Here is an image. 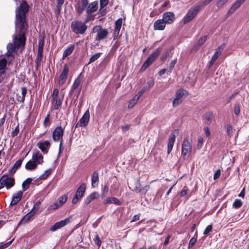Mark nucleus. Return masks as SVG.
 <instances>
[{"mask_svg":"<svg viewBox=\"0 0 249 249\" xmlns=\"http://www.w3.org/2000/svg\"><path fill=\"white\" fill-rule=\"evenodd\" d=\"M69 219L67 218L65 220H62L57 222L55 223L53 226L51 227L50 230L51 231H55L58 229H59L66 226L69 222Z\"/></svg>","mask_w":249,"mask_h":249,"instance_id":"f8f14e48","label":"nucleus"},{"mask_svg":"<svg viewBox=\"0 0 249 249\" xmlns=\"http://www.w3.org/2000/svg\"><path fill=\"white\" fill-rule=\"evenodd\" d=\"M68 195H64L63 196H60L57 201L59 203V205L62 206L67 200Z\"/></svg>","mask_w":249,"mask_h":249,"instance_id":"58836bf2","label":"nucleus"},{"mask_svg":"<svg viewBox=\"0 0 249 249\" xmlns=\"http://www.w3.org/2000/svg\"><path fill=\"white\" fill-rule=\"evenodd\" d=\"M89 5L88 0H81L78 1L75 6V10L77 13L80 15L87 9Z\"/></svg>","mask_w":249,"mask_h":249,"instance_id":"9b49d317","label":"nucleus"},{"mask_svg":"<svg viewBox=\"0 0 249 249\" xmlns=\"http://www.w3.org/2000/svg\"><path fill=\"white\" fill-rule=\"evenodd\" d=\"M245 1V0H236L229 10L228 15H230L232 14Z\"/></svg>","mask_w":249,"mask_h":249,"instance_id":"a211bd4d","label":"nucleus"},{"mask_svg":"<svg viewBox=\"0 0 249 249\" xmlns=\"http://www.w3.org/2000/svg\"><path fill=\"white\" fill-rule=\"evenodd\" d=\"M50 123V115L48 114L45 118L43 122V124L45 126H47Z\"/></svg>","mask_w":249,"mask_h":249,"instance_id":"bf43d9fd","label":"nucleus"},{"mask_svg":"<svg viewBox=\"0 0 249 249\" xmlns=\"http://www.w3.org/2000/svg\"><path fill=\"white\" fill-rule=\"evenodd\" d=\"M161 51V48L158 47L146 59L140 70V72H143L149 67L158 58Z\"/></svg>","mask_w":249,"mask_h":249,"instance_id":"7ed1b4c3","label":"nucleus"},{"mask_svg":"<svg viewBox=\"0 0 249 249\" xmlns=\"http://www.w3.org/2000/svg\"><path fill=\"white\" fill-rule=\"evenodd\" d=\"M37 167L36 163L32 160L28 161L25 165V168L28 170H33Z\"/></svg>","mask_w":249,"mask_h":249,"instance_id":"2f4dec72","label":"nucleus"},{"mask_svg":"<svg viewBox=\"0 0 249 249\" xmlns=\"http://www.w3.org/2000/svg\"><path fill=\"white\" fill-rule=\"evenodd\" d=\"M63 96L62 97H57L56 99L54 100V105L53 106V109L54 110H58L59 108L61 107L62 100H63Z\"/></svg>","mask_w":249,"mask_h":249,"instance_id":"72a5a7b5","label":"nucleus"},{"mask_svg":"<svg viewBox=\"0 0 249 249\" xmlns=\"http://www.w3.org/2000/svg\"><path fill=\"white\" fill-rule=\"evenodd\" d=\"M59 93V90L57 89H54L53 90V93L51 96V102L52 103L54 102V100L56 99V98L59 97L58 96Z\"/></svg>","mask_w":249,"mask_h":249,"instance_id":"79ce46f5","label":"nucleus"},{"mask_svg":"<svg viewBox=\"0 0 249 249\" xmlns=\"http://www.w3.org/2000/svg\"><path fill=\"white\" fill-rule=\"evenodd\" d=\"M207 39V36L205 35L202 37H201L197 42L195 45V47H199L200 46L203 45L206 41Z\"/></svg>","mask_w":249,"mask_h":249,"instance_id":"f704fd0d","label":"nucleus"},{"mask_svg":"<svg viewBox=\"0 0 249 249\" xmlns=\"http://www.w3.org/2000/svg\"><path fill=\"white\" fill-rule=\"evenodd\" d=\"M89 110H87L79 120V122L76 124L75 127L86 126L89 124Z\"/></svg>","mask_w":249,"mask_h":249,"instance_id":"9d476101","label":"nucleus"},{"mask_svg":"<svg viewBox=\"0 0 249 249\" xmlns=\"http://www.w3.org/2000/svg\"><path fill=\"white\" fill-rule=\"evenodd\" d=\"M182 101L179 98L175 97L173 101V107H176L181 103Z\"/></svg>","mask_w":249,"mask_h":249,"instance_id":"5fc2aeb1","label":"nucleus"},{"mask_svg":"<svg viewBox=\"0 0 249 249\" xmlns=\"http://www.w3.org/2000/svg\"><path fill=\"white\" fill-rule=\"evenodd\" d=\"M166 23L163 19L157 20L154 23V29L155 30H163L165 27Z\"/></svg>","mask_w":249,"mask_h":249,"instance_id":"f3484780","label":"nucleus"},{"mask_svg":"<svg viewBox=\"0 0 249 249\" xmlns=\"http://www.w3.org/2000/svg\"><path fill=\"white\" fill-rule=\"evenodd\" d=\"M188 94L189 93L187 90L183 89H180L176 91L175 97L181 100V98L183 96H187Z\"/></svg>","mask_w":249,"mask_h":249,"instance_id":"cd10ccee","label":"nucleus"},{"mask_svg":"<svg viewBox=\"0 0 249 249\" xmlns=\"http://www.w3.org/2000/svg\"><path fill=\"white\" fill-rule=\"evenodd\" d=\"M89 20L88 18H86L85 22H82L78 19H75L72 21L71 24V29L72 32L77 35L84 34L88 28L86 23Z\"/></svg>","mask_w":249,"mask_h":249,"instance_id":"f03ea898","label":"nucleus"},{"mask_svg":"<svg viewBox=\"0 0 249 249\" xmlns=\"http://www.w3.org/2000/svg\"><path fill=\"white\" fill-rule=\"evenodd\" d=\"M196 240H197V236H196V237L195 236L192 237L189 241L188 247L189 248L192 247L196 243Z\"/></svg>","mask_w":249,"mask_h":249,"instance_id":"4d7b16f0","label":"nucleus"},{"mask_svg":"<svg viewBox=\"0 0 249 249\" xmlns=\"http://www.w3.org/2000/svg\"><path fill=\"white\" fill-rule=\"evenodd\" d=\"M23 158L18 160L14 165L8 170V173L11 176H13L17 170L21 166Z\"/></svg>","mask_w":249,"mask_h":249,"instance_id":"2eb2a0df","label":"nucleus"},{"mask_svg":"<svg viewBox=\"0 0 249 249\" xmlns=\"http://www.w3.org/2000/svg\"><path fill=\"white\" fill-rule=\"evenodd\" d=\"M243 205V202L240 199H236L232 204V207L234 208L238 209L240 208Z\"/></svg>","mask_w":249,"mask_h":249,"instance_id":"ea45409f","label":"nucleus"},{"mask_svg":"<svg viewBox=\"0 0 249 249\" xmlns=\"http://www.w3.org/2000/svg\"><path fill=\"white\" fill-rule=\"evenodd\" d=\"M43 157L39 152H37L32 156V160L36 163V165L43 162Z\"/></svg>","mask_w":249,"mask_h":249,"instance_id":"4be33fe9","label":"nucleus"},{"mask_svg":"<svg viewBox=\"0 0 249 249\" xmlns=\"http://www.w3.org/2000/svg\"><path fill=\"white\" fill-rule=\"evenodd\" d=\"M102 53H97L92 55L90 58L89 64L97 60L101 56Z\"/></svg>","mask_w":249,"mask_h":249,"instance_id":"4c0bfd02","label":"nucleus"},{"mask_svg":"<svg viewBox=\"0 0 249 249\" xmlns=\"http://www.w3.org/2000/svg\"><path fill=\"white\" fill-rule=\"evenodd\" d=\"M15 185V179L9 175L5 174L0 178V190L5 187L9 190Z\"/></svg>","mask_w":249,"mask_h":249,"instance_id":"20e7f679","label":"nucleus"},{"mask_svg":"<svg viewBox=\"0 0 249 249\" xmlns=\"http://www.w3.org/2000/svg\"><path fill=\"white\" fill-rule=\"evenodd\" d=\"M122 25V18H121L118 19L115 23L114 29L120 30Z\"/></svg>","mask_w":249,"mask_h":249,"instance_id":"a19ab883","label":"nucleus"},{"mask_svg":"<svg viewBox=\"0 0 249 249\" xmlns=\"http://www.w3.org/2000/svg\"><path fill=\"white\" fill-rule=\"evenodd\" d=\"M155 83L154 80L153 78H151L149 81L147 82V85H148L147 87H148V89L150 87H152L154 86Z\"/></svg>","mask_w":249,"mask_h":249,"instance_id":"774afa93","label":"nucleus"},{"mask_svg":"<svg viewBox=\"0 0 249 249\" xmlns=\"http://www.w3.org/2000/svg\"><path fill=\"white\" fill-rule=\"evenodd\" d=\"M228 0H218L216 2V6L220 7L223 6L225 3L227 2Z\"/></svg>","mask_w":249,"mask_h":249,"instance_id":"e2e57ef3","label":"nucleus"},{"mask_svg":"<svg viewBox=\"0 0 249 249\" xmlns=\"http://www.w3.org/2000/svg\"><path fill=\"white\" fill-rule=\"evenodd\" d=\"M56 8L54 10V13L56 15H59L61 12L65 0H56Z\"/></svg>","mask_w":249,"mask_h":249,"instance_id":"c85d7f7f","label":"nucleus"},{"mask_svg":"<svg viewBox=\"0 0 249 249\" xmlns=\"http://www.w3.org/2000/svg\"><path fill=\"white\" fill-rule=\"evenodd\" d=\"M212 229H213V226L212 225H209L207 226L203 232V234L204 235H207V234H209L210 232L212 231Z\"/></svg>","mask_w":249,"mask_h":249,"instance_id":"6e6d98bb","label":"nucleus"},{"mask_svg":"<svg viewBox=\"0 0 249 249\" xmlns=\"http://www.w3.org/2000/svg\"><path fill=\"white\" fill-rule=\"evenodd\" d=\"M200 10V6L196 5L190 9L183 18L184 24H186L191 21L197 14Z\"/></svg>","mask_w":249,"mask_h":249,"instance_id":"0eeeda50","label":"nucleus"},{"mask_svg":"<svg viewBox=\"0 0 249 249\" xmlns=\"http://www.w3.org/2000/svg\"><path fill=\"white\" fill-rule=\"evenodd\" d=\"M192 150V146L191 142L189 141L188 137L184 138L181 147V154L183 157L190 154Z\"/></svg>","mask_w":249,"mask_h":249,"instance_id":"6e6552de","label":"nucleus"},{"mask_svg":"<svg viewBox=\"0 0 249 249\" xmlns=\"http://www.w3.org/2000/svg\"><path fill=\"white\" fill-rule=\"evenodd\" d=\"M99 180L98 173L94 171L91 175V186L92 188H95L97 186Z\"/></svg>","mask_w":249,"mask_h":249,"instance_id":"b1692460","label":"nucleus"},{"mask_svg":"<svg viewBox=\"0 0 249 249\" xmlns=\"http://www.w3.org/2000/svg\"><path fill=\"white\" fill-rule=\"evenodd\" d=\"M7 64V61L5 59H2L0 60V70H3Z\"/></svg>","mask_w":249,"mask_h":249,"instance_id":"de8ad7c7","label":"nucleus"},{"mask_svg":"<svg viewBox=\"0 0 249 249\" xmlns=\"http://www.w3.org/2000/svg\"><path fill=\"white\" fill-rule=\"evenodd\" d=\"M86 190V185L82 183L77 188L76 194L72 198V203L73 204L78 203L84 196Z\"/></svg>","mask_w":249,"mask_h":249,"instance_id":"423d86ee","label":"nucleus"},{"mask_svg":"<svg viewBox=\"0 0 249 249\" xmlns=\"http://www.w3.org/2000/svg\"><path fill=\"white\" fill-rule=\"evenodd\" d=\"M34 215L35 214L31 212H29L20 220L18 225H20L21 223H26L29 222L33 219Z\"/></svg>","mask_w":249,"mask_h":249,"instance_id":"5701e85b","label":"nucleus"},{"mask_svg":"<svg viewBox=\"0 0 249 249\" xmlns=\"http://www.w3.org/2000/svg\"><path fill=\"white\" fill-rule=\"evenodd\" d=\"M139 99V97H136L135 96L131 101L129 102V104L128 105V107L129 108H132L137 103L138 100Z\"/></svg>","mask_w":249,"mask_h":249,"instance_id":"c03bdc74","label":"nucleus"},{"mask_svg":"<svg viewBox=\"0 0 249 249\" xmlns=\"http://www.w3.org/2000/svg\"><path fill=\"white\" fill-rule=\"evenodd\" d=\"M64 128L61 126H57L53 132V139L54 141H60L63 140Z\"/></svg>","mask_w":249,"mask_h":249,"instance_id":"1a4fd4ad","label":"nucleus"},{"mask_svg":"<svg viewBox=\"0 0 249 249\" xmlns=\"http://www.w3.org/2000/svg\"><path fill=\"white\" fill-rule=\"evenodd\" d=\"M32 178H27L26 179H25L22 183V188L23 190V191H26L30 187V185L31 183L32 182Z\"/></svg>","mask_w":249,"mask_h":249,"instance_id":"473e14b6","label":"nucleus"},{"mask_svg":"<svg viewBox=\"0 0 249 249\" xmlns=\"http://www.w3.org/2000/svg\"><path fill=\"white\" fill-rule=\"evenodd\" d=\"M52 172V169H49L47 170H46L44 174L41 175L39 176L38 178V179L40 180H45L51 174Z\"/></svg>","mask_w":249,"mask_h":249,"instance_id":"c9c22d12","label":"nucleus"},{"mask_svg":"<svg viewBox=\"0 0 249 249\" xmlns=\"http://www.w3.org/2000/svg\"><path fill=\"white\" fill-rule=\"evenodd\" d=\"M188 191H189V189H188V187L186 186H184L183 187L182 190H181V191L180 193V196L183 197V196H185L187 195Z\"/></svg>","mask_w":249,"mask_h":249,"instance_id":"3c124183","label":"nucleus"},{"mask_svg":"<svg viewBox=\"0 0 249 249\" xmlns=\"http://www.w3.org/2000/svg\"><path fill=\"white\" fill-rule=\"evenodd\" d=\"M14 239L6 243H1L0 244V249H4L9 247L13 242Z\"/></svg>","mask_w":249,"mask_h":249,"instance_id":"09e8293b","label":"nucleus"},{"mask_svg":"<svg viewBox=\"0 0 249 249\" xmlns=\"http://www.w3.org/2000/svg\"><path fill=\"white\" fill-rule=\"evenodd\" d=\"M120 31V30H116V29H114V31L113 34V37L114 40H115L118 38Z\"/></svg>","mask_w":249,"mask_h":249,"instance_id":"338daca9","label":"nucleus"},{"mask_svg":"<svg viewBox=\"0 0 249 249\" xmlns=\"http://www.w3.org/2000/svg\"><path fill=\"white\" fill-rule=\"evenodd\" d=\"M175 141V135L172 134L168 139L167 144V153L169 154L172 150Z\"/></svg>","mask_w":249,"mask_h":249,"instance_id":"393cba45","label":"nucleus"},{"mask_svg":"<svg viewBox=\"0 0 249 249\" xmlns=\"http://www.w3.org/2000/svg\"><path fill=\"white\" fill-rule=\"evenodd\" d=\"M74 49V45L73 44L70 45L68 47H67L63 52L62 59H64L70 55L73 51Z\"/></svg>","mask_w":249,"mask_h":249,"instance_id":"bb28decb","label":"nucleus"},{"mask_svg":"<svg viewBox=\"0 0 249 249\" xmlns=\"http://www.w3.org/2000/svg\"><path fill=\"white\" fill-rule=\"evenodd\" d=\"M204 140L203 138L201 137L198 138L197 144V148L198 149H200L203 144Z\"/></svg>","mask_w":249,"mask_h":249,"instance_id":"8fccbe9b","label":"nucleus"},{"mask_svg":"<svg viewBox=\"0 0 249 249\" xmlns=\"http://www.w3.org/2000/svg\"><path fill=\"white\" fill-rule=\"evenodd\" d=\"M131 127V124H126L124 125H123L121 126V129L123 132H125L126 131L128 130Z\"/></svg>","mask_w":249,"mask_h":249,"instance_id":"0e129e2a","label":"nucleus"},{"mask_svg":"<svg viewBox=\"0 0 249 249\" xmlns=\"http://www.w3.org/2000/svg\"><path fill=\"white\" fill-rule=\"evenodd\" d=\"M19 127L18 125L17 126V127L15 128V130H13L12 132L11 135L12 137H15L19 133Z\"/></svg>","mask_w":249,"mask_h":249,"instance_id":"69168bd1","label":"nucleus"},{"mask_svg":"<svg viewBox=\"0 0 249 249\" xmlns=\"http://www.w3.org/2000/svg\"><path fill=\"white\" fill-rule=\"evenodd\" d=\"M69 71V68L67 64H65L62 72L60 75L59 83L63 84L67 80L68 73Z\"/></svg>","mask_w":249,"mask_h":249,"instance_id":"4468645a","label":"nucleus"},{"mask_svg":"<svg viewBox=\"0 0 249 249\" xmlns=\"http://www.w3.org/2000/svg\"><path fill=\"white\" fill-rule=\"evenodd\" d=\"M81 75V74H80V75L75 79L73 85L71 87V92H73L75 89H76L80 85L82 79L80 77V76Z\"/></svg>","mask_w":249,"mask_h":249,"instance_id":"7c9ffc66","label":"nucleus"},{"mask_svg":"<svg viewBox=\"0 0 249 249\" xmlns=\"http://www.w3.org/2000/svg\"><path fill=\"white\" fill-rule=\"evenodd\" d=\"M213 117V113L212 112H209L206 113L205 114V118L206 120L208 122H210L212 121Z\"/></svg>","mask_w":249,"mask_h":249,"instance_id":"864d4df0","label":"nucleus"},{"mask_svg":"<svg viewBox=\"0 0 249 249\" xmlns=\"http://www.w3.org/2000/svg\"><path fill=\"white\" fill-rule=\"evenodd\" d=\"M93 32L96 33L95 40L101 41L105 39L108 35L109 32L106 28H103L100 25L95 26L93 29Z\"/></svg>","mask_w":249,"mask_h":249,"instance_id":"39448f33","label":"nucleus"},{"mask_svg":"<svg viewBox=\"0 0 249 249\" xmlns=\"http://www.w3.org/2000/svg\"><path fill=\"white\" fill-rule=\"evenodd\" d=\"M37 145L43 153H46L48 152V148L50 146V143L49 141H46L43 142H38Z\"/></svg>","mask_w":249,"mask_h":249,"instance_id":"412c9836","label":"nucleus"},{"mask_svg":"<svg viewBox=\"0 0 249 249\" xmlns=\"http://www.w3.org/2000/svg\"><path fill=\"white\" fill-rule=\"evenodd\" d=\"M99 197V194L97 192H94L87 196V197L84 199V204L85 205H88L93 200L98 199Z\"/></svg>","mask_w":249,"mask_h":249,"instance_id":"dca6fc26","label":"nucleus"},{"mask_svg":"<svg viewBox=\"0 0 249 249\" xmlns=\"http://www.w3.org/2000/svg\"><path fill=\"white\" fill-rule=\"evenodd\" d=\"M109 2V0H100V6L101 8H104Z\"/></svg>","mask_w":249,"mask_h":249,"instance_id":"680f3d73","label":"nucleus"},{"mask_svg":"<svg viewBox=\"0 0 249 249\" xmlns=\"http://www.w3.org/2000/svg\"><path fill=\"white\" fill-rule=\"evenodd\" d=\"M178 59L176 58L175 59L172 60L169 64V69L168 70V72L171 73L174 69L176 64L177 62Z\"/></svg>","mask_w":249,"mask_h":249,"instance_id":"49530a36","label":"nucleus"},{"mask_svg":"<svg viewBox=\"0 0 249 249\" xmlns=\"http://www.w3.org/2000/svg\"><path fill=\"white\" fill-rule=\"evenodd\" d=\"M225 47V43H223L221 45H220L215 50L213 55L212 57L216 59L218 58L219 55H220L222 51L223 50Z\"/></svg>","mask_w":249,"mask_h":249,"instance_id":"c756f323","label":"nucleus"},{"mask_svg":"<svg viewBox=\"0 0 249 249\" xmlns=\"http://www.w3.org/2000/svg\"><path fill=\"white\" fill-rule=\"evenodd\" d=\"M59 203L58 202V201H55L53 204L49 207V208L50 209H56L60 207V206H61V205H59Z\"/></svg>","mask_w":249,"mask_h":249,"instance_id":"052dcab7","label":"nucleus"},{"mask_svg":"<svg viewBox=\"0 0 249 249\" xmlns=\"http://www.w3.org/2000/svg\"><path fill=\"white\" fill-rule=\"evenodd\" d=\"M98 7V2L97 1H94L88 5L86 9V12L88 14L95 12Z\"/></svg>","mask_w":249,"mask_h":249,"instance_id":"aec40b11","label":"nucleus"},{"mask_svg":"<svg viewBox=\"0 0 249 249\" xmlns=\"http://www.w3.org/2000/svg\"><path fill=\"white\" fill-rule=\"evenodd\" d=\"M42 211V209H40V207H36V206L34 205L33 208L30 211L33 214L35 215L38 214L40 213Z\"/></svg>","mask_w":249,"mask_h":249,"instance_id":"a18cd8bd","label":"nucleus"},{"mask_svg":"<svg viewBox=\"0 0 249 249\" xmlns=\"http://www.w3.org/2000/svg\"><path fill=\"white\" fill-rule=\"evenodd\" d=\"M23 196V192L18 191L17 194L13 196L12 200L10 202L11 206H14L18 203L21 199Z\"/></svg>","mask_w":249,"mask_h":249,"instance_id":"6ab92c4d","label":"nucleus"},{"mask_svg":"<svg viewBox=\"0 0 249 249\" xmlns=\"http://www.w3.org/2000/svg\"><path fill=\"white\" fill-rule=\"evenodd\" d=\"M95 244L98 247H100L101 245L102 242L98 235H96L94 239Z\"/></svg>","mask_w":249,"mask_h":249,"instance_id":"603ef678","label":"nucleus"},{"mask_svg":"<svg viewBox=\"0 0 249 249\" xmlns=\"http://www.w3.org/2000/svg\"><path fill=\"white\" fill-rule=\"evenodd\" d=\"M109 203H113L117 205H120L121 204L120 201L118 198L114 197H107L104 201V204L105 205Z\"/></svg>","mask_w":249,"mask_h":249,"instance_id":"a878e982","label":"nucleus"},{"mask_svg":"<svg viewBox=\"0 0 249 249\" xmlns=\"http://www.w3.org/2000/svg\"><path fill=\"white\" fill-rule=\"evenodd\" d=\"M162 19L166 23L171 24L175 19V14L172 12H166L163 14Z\"/></svg>","mask_w":249,"mask_h":249,"instance_id":"ddd939ff","label":"nucleus"},{"mask_svg":"<svg viewBox=\"0 0 249 249\" xmlns=\"http://www.w3.org/2000/svg\"><path fill=\"white\" fill-rule=\"evenodd\" d=\"M29 5L26 1H22L16 12L15 25L17 30V34L13 37L14 46L12 44V51L17 48L23 49L25 46L27 31L28 22L26 14L29 11Z\"/></svg>","mask_w":249,"mask_h":249,"instance_id":"f257e3e1","label":"nucleus"},{"mask_svg":"<svg viewBox=\"0 0 249 249\" xmlns=\"http://www.w3.org/2000/svg\"><path fill=\"white\" fill-rule=\"evenodd\" d=\"M27 89L25 87H23L21 88V94L22 97H20L19 100H18L20 103H23L25 101V96L27 94Z\"/></svg>","mask_w":249,"mask_h":249,"instance_id":"e433bc0d","label":"nucleus"},{"mask_svg":"<svg viewBox=\"0 0 249 249\" xmlns=\"http://www.w3.org/2000/svg\"><path fill=\"white\" fill-rule=\"evenodd\" d=\"M227 133L230 138L233 136V129L231 124H228L227 127Z\"/></svg>","mask_w":249,"mask_h":249,"instance_id":"37998d69","label":"nucleus"},{"mask_svg":"<svg viewBox=\"0 0 249 249\" xmlns=\"http://www.w3.org/2000/svg\"><path fill=\"white\" fill-rule=\"evenodd\" d=\"M234 113L236 115L239 114L240 112V108L239 104H235L234 106Z\"/></svg>","mask_w":249,"mask_h":249,"instance_id":"13d9d810","label":"nucleus"}]
</instances>
